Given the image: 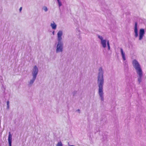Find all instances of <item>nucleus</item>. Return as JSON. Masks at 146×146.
I'll list each match as a JSON object with an SVG mask.
<instances>
[{
  "label": "nucleus",
  "instance_id": "5",
  "mask_svg": "<svg viewBox=\"0 0 146 146\" xmlns=\"http://www.w3.org/2000/svg\"><path fill=\"white\" fill-rule=\"evenodd\" d=\"M38 72V69L37 66L36 65L33 68L32 72V76L36 78Z\"/></svg>",
  "mask_w": 146,
  "mask_h": 146
},
{
  "label": "nucleus",
  "instance_id": "23",
  "mask_svg": "<svg viewBox=\"0 0 146 146\" xmlns=\"http://www.w3.org/2000/svg\"><path fill=\"white\" fill-rule=\"evenodd\" d=\"M75 92H73V93H74Z\"/></svg>",
  "mask_w": 146,
  "mask_h": 146
},
{
  "label": "nucleus",
  "instance_id": "17",
  "mask_svg": "<svg viewBox=\"0 0 146 146\" xmlns=\"http://www.w3.org/2000/svg\"><path fill=\"white\" fill-rule=\"evenodd\" d=\"M7 109L9 108V101H7Z\"/></svg>",
  "mask_w": 146,
  "mask_h": 146
},
{
  "label": "nucleus",
  "instance_id": "22",
  "mask_svg": "<svg viewBox=\"0 0 146 146\" xmlns=\"http://www.w3.org/2000/svg\"><path fill=\"white\" fill-rule=\"evenodd\" d=\"M69 146H75L73 145H69Z\"/></svg>",
  "mask_w": 146,
  "mask_h": 146
},
{
  "label": "nucleus",
  "instance_id": "18",
  "mask_svg": "<svg viewBox=\"0 0 146 146\" xmlns=\"http://www.w3.org/2000/svg\"><path fill=\"white\" fill-rule=\"evenodd\" d=\"M105 5V3L104 2L103 3H102L100 4V5L102 7H104Z\"/></svg>",
  "mask_w": 146,
  "mask_h": 146
},
{
  "label": "nucleus",
  "instance_id": "16",
  "mask_svg": "<svg viewBox=\"0 0 146 146\" xmlns=\"http://www.w3.org/2000/svg\"><path fill=\"white\" fill-rule=\"evenodd\" d=\"M57 146H62V142L60 141L58 142L56 145Z\"/></svg>",
  "mask_w": 146,
  "mask_h": 146
},
{
  "label": "nucleus",
  "instance_id": "15",
  "mask_svg": "<svg viewBox=\"0 0 146 146\" xmlns=\"http://www.w3.org/2000/svg\"><path fill=\"white\" fill-rule=\"evenodd\" d=\"M42 9L45 12H46L48 11V9L47 7L46 6H43L42 8Z\"/></svg>",
  "mask_w": 146,
  "mask_h": 146
},
{
  "label": "nucleus",
  "instance_id": "20",
  "mask_svg": "<svg viewBox=\"0 0 146 146\" xmlns=\"http://www.w3.org/2000/svg\"><path fill=\"white\" fill-rule=\"evenodd\" d=\"M52 34L53 35H54V31L52 32Z\"/></svg>",
  "mask_w": 146,
  "mask_h": 146
},
{
  "label": "nucleus",
  "instance_id": "13",
  "mask_svg": "<svg viewBox=\"0 0 146 146\" xmlns=\"http://www.w3.org/2000/svg\"><path fill=\"white\" fill-rule=\"evenodd\" d=\"M120 50L121 54L122 55L123 59L124 60H126V58H125V53L124 52L122 48H120Z\"/></svg>",
  "mask_w": 146,
  "mask_h": 146
},
{
  "label": "nucleus",
  "instance_id": "14",
  "mask_svg": "<svg viewBox=\"0 0 146 146\" xmlns=\"http://www.w3.org/2000/svg\"><path fill=\"white\" fill-rule=\"evenodd\" d=\"M58 6L59 7L62 6L63 3H64V0H57Z\"/></svg>",
  "mask_w": 146,
  "mask_h": 146
},
{
  "label": "nucleus",
  "instance_id": "1",
  "mask_svg": "<svg viewBox=\"0 0 146 146\" xmlns=\"http://www.w3.org/2000/svg\"><path fill=\"white\" fill-rule=\"evenodd\" d=\"M97 83L98 86V93L100 98L102 101L104 100V93L103 91V86L104 83V71L102 67H100L98 70V73Z\"/></svg>",
  "mask_w": 146,
  "mask_h": 146
},
{
  "label": "nucleus",
  "instance_id": "11",
  "mask_svg": "<svg viewBox=\"0 0 146 146\" xmlns=\"http://www.w3.org/2000/svg\"><path fill=\"white\" fill-rule=\"evenodd\" d=\"M12 140V135L11 134L10 132H9L8 138V143L9 144V146H11Z\"/></svg>",
  "mask_w": 146,
  "mask_h": 146
},
{
  "label": "nucleus",
  "instance_id": "3",
  "mask_svg": "<svg viewBox=\"0 0 146 146\" xmlns=\"http://www.w3.org/2000/svg\"><path fill=\"white\" fill-rule=\"evenodd\" d=\"M97 36L98 38L101 40V44L102 46L104 48H105L106 47V43L108 48V50H110V45L109 40H107L106 39H104L103 37L99 35H97Z\"/></svg>",
  "mask_w": 146,
  "mask_h": 146
},
{
  "label": "nucleus",
  "instance_id": "4",
  "mask_svg": "<svg viewBox=\"0 0 146 146\" xmlns=\"http://www.w3.org/2000/svg\"><path fill=\"white\" fill-rule=\"evenodd\" d=\"M63 43L62 41H58L56 43L55 46L56 47V53L62 52L63 50Z\"/></svg>",
  "mask_w": 146,
  "mask_h": 146
},
{
  "label": "nucleus",
  "instance_id": "19",
  "mask_svg": "<svg viewBox=\"0 0 146 146\" xmlns=\"http://www.w3.org/2000/svg\"><path fill=\"white\" fill-rule=\"evenodd\" d=\"M22 7H21L20 8V9H19V11L20 12H21V10H22Z\"/></svg>",
  "mask_w": 146,
  "mask_h": 146
},
{
  "label": "nucleus",
  "instance_id": "9",
  "mask_svg": "<svg viewBox=\"0 0 146 146\" xmlns=\"http://www.w3.org/2000/svg\"><path fill=\"white\" fill-rule=\"evenodd\" d=\"M137 22L135 23V25L134 27V33L135 36V37H137L138 36V30L137 27Z\"/></svg>",
  "mask_w": 146,
  "mask_h": 146
},
{
  "label": "nucleus",
  "instance_id": "2",
  "mask_svg": "<svg viewBox=\"0 0 146 146\" xmlns=\"http://www.w3.org/2000/svg\"><path fill=\"white\" fill-rule=\"evenodd\" d=\"M132 64L136 73L142 71L141 66L137 60L134 59L132 60Z\"/></svg>",
  "mask_w": 146,
  "mask_h": 146
},
{
  "label": "nucleus",
  "instance_id": "7",
  "mask_svg": "<svg viewBox=\"0 0 146 146\" xmlns=\"http://www.w3.org/2000/svg\"><path fill=\"white\" fill-rule=\"evenodd\" d=\"M138 75L137 80L139 84H140L142 81V77L143 74V71L136 73Z\"/></svg>",
  "mask_w": 146,
  "mask_h": 146
},
{
  "label": "nucleus",
  "instance_id": "12",
  "mask_svg": "<svg viewBox=\"0 0 146 146\" xmlns=\"http://www.w3.org/2000/svg\"><path fill=\"white\" fill-rule=\"evenodd\" d=\"M50 26L52 29L55 30L57 28V25L54 21H52L50 24Z\"/></svg>",
  "mask_w": 146,
  "mask_h": 146
},
{
  "label": "nucleus",
  "instance_id": "21",
  "mask_svg": "<svg viewBox=\"0 0 146 146\" xmlns=\"http://www.w3.org/2000/svg\"><path fill=\"white\" fill-rule=\"evenodd\" d=\"M77 111H78L79 113L80 112V110L79 109H78L77 110Z\"/></svg>",
  "mask_w": 146,
  "mask_h": 146
},
{
  "label": "nucleus",
  "instance_id": "6",
  "mask_svg": "<svg viewBox=\"0 0 146 146\" xmlns=\"http://www.w3.org/2000/svg\"><path fill=\"white\" fill-rule=\"evenodd\" d=\"M63 35V31L61 30L59 31L57 34V40L58 41H62V36Z\"/></svg>",
  "mask_w": 146,
  "mask_h": 146
},
{
  "label": "nucleus",
  "instance_id": "8",
  "mask_svg": "<svg viewBox=\"0 0 146 146\" xmlns=\"http://www.w3.org/2000/svg\"><path fill=\"white\" fill-rule=\"evenodd\" d=\"M144 33L145 32L144 29H141L140 30L139 33V40H141L142 39Z\"/></svg>",
  "mask_w": 146,
  "mask_h": 146
},
{
  "label": "nucleus",
  "instance_id": "10",
  "mask_svg": "<svg viewBox=\"0 0 146 146\" xmlns=\"http://www.w3.org/2000/svg\"><path fill=\"white\" fill-rule=\"evenodd\" d=\"M36 79V78L33 77L28 82V85L29 86H31L34 83Z\"/></svg>",
  "mask_w": 146,
  "mask_h": 146
}]
</instances>
